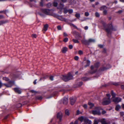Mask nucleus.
<instances>
[{
	"label": "nucleus",
	"mask_w": 124,
	"mask_h": 124,
	"mask_svg": "<svg viewBox=\"0 0 124 124\" xmlns=\"http://www.w3.org/2000/svg\"><path fill=\"white\" fill-rule=\"evenodd\" d=\"M14 90L16 93L19 94H21V90L19 88H14Z\"/></svg>",
	"instance_id": "obj_11"
},
{
	"label": "nucleus",
	"mask_w": 124,
	"mask_h": 124,
	"mask_svg": "<svg viewBox=\"0 0 124 124\" xmlns=\"http://www.w3.org/2000/svg\"><path fill=\"white\" fill-rule=\"evenodd\" d=\"M57 29L58 30H61L62 29V28L60 25H58L57 27Z\"/></svg>",
	"instance_id": "obj_47"
},
{
	"label": "nucleus",
	"mask_w": 124,
	"mask_h": 124,
	"mask_svg": "<svg viewBox=\"0 0 124 124\" xmlns=\"http://www.w3.org/2000/svg\"><path fill=\"white\" fill-rule=\"evenodd\" d=\"M100 122H101L102 124H110V123L109 122H107L105 119H100Z\"/></svg>",
	"instance_id": "obj_10"
},
{
	"label": "nucleus",
	"mask_w": 124,
	"mask_h": 124,
	"mask_svg": "<svg viewBox=\"0 0 124 124\" xmlns=\"http://www.w3.org/2000/svg\"><path fill=\"white\" fill-rule=\"evenodd\" d=\"M58 19L62 21L66 22V20L64 18H63V17L59 15L57 18Z\"/></svg>",
	"instance_id": "obj_12"
},
{
	"label": "nucleus",
	"mask_w": 124,
	"mask_h": 124,
	"mask_svg": "<svg viewBox=\"0 0 124 124\" xmlns=\"http://www.w3.org/2000/svg\"><path fill=\"white\" fill-rule=\"evenodd\" d=\"M41 1L39 2L40 6L42 7L43 6V4L45 0H40Z\"/></svg>",
	"instance_id": "obj_21"
},
{
	"label": "nucleus",
	"mask_w": 124,
	"mask_h": 124,
	"mask_svg": "<svg viewBox=\"0 0 124 124\" xmlns=\"http://www.w3.org/2000/svg\"><path fill=\"white\" fill-rule=\"evenodd\" d=\"M30 92L32 93H34L35 94L36 93H37V92L33 90L30 91Z\"/></svg>",
	"instance_id": "obj_42"
},
{
	"label": "nucleus",
	"mask_w": 124,
	"mask_h": 124,
	"mask_svg": "<svg viewBox=\"0 0 124 124\" xmlns=\"http://www.w3.org/2000/svg\"><path fill=\"white\" fill-rule=\"evenodd\" d=\"M60 5L61 6V8H60L59 9H62V8L64 6L63 4L62 3H60Z\"/></svg>",
	"instance_id": "obj_46"
},
{
	"label": "nucleus",
	"mask_w": 124,
	"mask_h": 124,
	"mask_svg": "<svg viewBox=\"0 0 124 124\" xmlns=\"http://www.w3.org/2000/svg\"><path fill=\"white\" fill-rule=\"evenodd\" d=\"M58 4L56 2H54V7H56L57 6Z\"/></svg>",
	"instance_id": "obj_55"
},
{
	"label": "nucleus",
	"mask_w": 124,
	"mask_h": 124,
	"mask_svg": "<svg viewBox=\"0 0 124 124\" xmlns=\"http://www.w3.org/2000/svg\"><path fill=\"white\" fill-rule=\"evenodd\" d=\"M22 106V104L20 103H19L17 104L16 106V107L17 108H19L21 107Z\"/></svg>",
	"instance_id": "obj_34"
},
{
	"label": "nucleus",
	"mask_w": 124,
	"mask_h": 124,
	"mask_svg": "<svg viewBox=\"0 0 124 124\" xmlns=\"http://www.w3.org/2000/svg\"><path fill=\"white\" fill-rule=\"evenodd\" d=\"M84 117L83 116H81L78 118L79 120L81 122H82L84 120Z\"/></svg>",
	"instance_id": "obj_30"
},
{
	"label": "nucleus",
	"mask_w": 124,
	"mask_h": 124,
	"mask_svg": "<svg viewBox=\"0 0 124 124\" xmlns=\"http://www.w3.org/2000/svg\"><path fill=\"white\" fill-rule=\"evenodd\" d=\"M106 96L108 97V98H107L108 99H110V97L111 96L109 94H106Z\"/></svg>",
	"instance_id": "obj_51"
},
{
	"label": "nucleus",
	"mask_w": 124,
	"mask_h": 124,
	"mask_svg": "<svg viewBox=\"0 0 124 124\" xmlns=\"http://www.w3.org/2000/svg\"><path fill=\"white\" fill-rule=\"evenodd\" d=\"M73 10L72 9H69L68 10V12L70 14H71L72 13Z\"/></svg>",
	"instance_id": "obj_38"
},
{
	"label": "nucleus",
	"mask_w": 124,
	"mask_h": 124,
	"mask_svg": "<svg viewBox=\"0 0 124 124\" xmlns=\"http://www.w3.org/2000/svg\"><path fill=\"white\" fill-rule=\"evenodd\" d=\"M90 79L89 78H87L86 77H83L81 78V79L83 81H86L89 80Z\"/></svg>",
	"instance_id": "obj_23"
},
{
	"label": "nucleus",
	"mask_w": 124,
	"mask_h": 124,
	"mask_svg": "<svg viewBox=\"0 0 124 124\" xmlns=\"http://www.w3.org/2000/svg\"><path fill=\"white\" fill-rule=\"evenodd\" d=\"M95 16L97 17H99L100 16V14L98 12H96L95 13Z\"/></svg>",
	"instance_id": "obj_35"
},
{
	"label": "nucleus",
	"mask_w": 124,
	"mask_h": 124,
	"mask_svg": "<svg viewBox=\"0 0 124 124\" xmlns=\"http://www.w3.org/2000/svg\"><path fill=\"white\" fill-rule=\"evenodd\" d=\"M89 15V13L88 12H86L85 13V15L86 16H88Z\"/></svg>",
	"instance_id": "obj_44"
},
{
	"label": "nucleus",
	"mask_w": 124,
	"mask_h": 124,
	"mask_svg": "<svg viewBox=\"0 0 124 124\" xmlns=\"http://www.w3.org/2000/svg\"><path fill=\"white\" fill-rule=\"evenodd\" d=\"M68 48L65 47H63L62 49V52L63 53H65L67 51Z\"/></svg>",
	"instance_id": "obj_16"
},
{
	"label": "nucleus",
	"mask_w": 124,
	"mask_h": 124,
	"mask_svg": "<svg viewBox=\"0 0 124 124\" xmlns=\"http://www.w3.org/2000/svg\"><path fill=\"white\" fill-rule=\"evenodd\" d=\"M88 104L90 106V108H91L94 106V104L90 102H89Z\"/></svg>",
	"instance_id": "obj_25"
},
{
	"label": "nucleus",
	"mask_w": 124,
	"mask_h": 124,
	"mask_svg": "<svg viewBox=\"0 0 124 124\" xmlns=\"http://www.w3.org/2000/svg\"><path fill=\"white\" fill-rule=\"evenodd\" d=\"M95 110L92 111V113L94 115H101V113L100 112L99 107H95Z\"/></svg>",
	"instance_id": "obj_6"
},
{
	"label": "nucleus",
	"mask_w": 124,
	"mask_h": 124,
	"mask_svg": "<svg viewBox=\"0 0 124 124\" xmlns=\"http://www.w3.org/2000/svg\"><path fill=\"white\" fill-rule=\"evenodd\" d=\"M90 62L89 60H87V64L85 66V67H86L87 66H89L90 64Z\"/></svg>",
	"instance_id": "obj_28"
},
{
	"label": "nucleus",
	"mask_w": 124,
	"mask_h": 124,
	"mask_svg": "<svg viewBox=\"0 0 124 124\" xmlns=\"http://www.w3.org/2000/svg\"><path fill=\"white\" fill-rule=\"evenodd\" d=\"M102 52L103 53H105L106 52V50L105 48H103Z\"/></svg>",
	"instance_id": "obj_63"
},
{
	"label": "nucleus",
	"mask_w": 124,
	"mask_h": 124,
	"mask_svg": "<svg viewBox=\"0 0 124 124\" xmlns=\"http://www.w3.org/2000/svg\"><path fill=\"white\" fill-rule=\"evenodd\" d=\"M31 37H32L36 38L37 37L36 35L35 34H33L32 35Z\"/></svg>",
	"instance_id": "obj_48"
},
{
	"label": "nucleus",
	"mask_w": 124,
	"mask_h": 124,
	"mask_svg": "<svg viewBox=\"0 0 124 124\" xmlns=\"http://www.w3.org/2000/svg\"><path fill=\"white\" fill-rule=\"evenodd\" d=\"M50 79L51 80H53V77L52 76H51L50 77Z\"/></svg>",
	"instance_id": "obj_60"
},
{
	"label": "nucleus",
	"mask_w": 124,
	"mask_h": 124,
	"mask_svg": "<svg viewBox=\"0 0 124 124\" xmlns=\"http://www.w3.org/2000/svg\"><path fill=\"white\" fill-rule=\"evenodd\" d=\"M57 118L59 119L60 121H61L62 120V115L61 112L58 113L57 115Z\"/></svg>",
	"instance_id": "obj_9"
},
{
	"label": "nucleus",
	"mask_w": 124,
	"mask_h": 124,
	"mask_svg": "<svg viewBox=\"0 0 124 124\" xmlns=\"http://www.w3.org/2000/svg\"><path fill=\"white\" fill-rule=\"evenodd\" d=\"M81 113L80 112V111L79 110H78L77 111V115H78L79 114H80Z\"/></svg>",
	"instance_id": "obj_59"
},
{
	"label": "nucleus",
	"mask_w": 124,
	"mask_h": 124,
	"mask_svg": "<svg viewBox=\"0 0 124 124\" xmlns=\"http://www.w3.org/2000/svg\"><path fill=\"white\" fill-rule=\"evenodd\" d=\"M111 94L112 97V98H114L116 96V94L114 93L113 90H111Z\"/></svg>",
	"instance_id": "obj_20"
},
{
	"label": "nucleus",
	"mask_w": 124,
	"mask_h": 124,
	"mask_svg": "<svg viewBox=\"0 0 124 124\" xmlns=\"http://www.w3.org/2000/svg\"><path fill=\"white\" fill-rule=\"evenodd\" d=\"M65 114L66 115L69 116V113L68 110L67 109L65 111Z\"/></svg>",
	"instance_id": "obj_33"
},
{
	"label": "nucleus",
	"mask_w": 124,
	"mask_h": 124,
	"mask_svg": "<svg viewBox=\"0 0 124 124\" xmlns=\"http://www.w3.org/2000/svg\"><path fill=\"white\" fill-rule=\"evenodd\" d=\"M115 30L111 23L108 24L107 25V28L105 29L106 31L108 34L111 33L112 31Z\"/></svg>",
	"instance_id": "obj_2"
},
{
	"label": "nucleus",
	"mask_w": 124,
	"mask_h": 124,
	"mask_svg": "<svg viewBox=\"0 0 124 124\" xmlns=\"http://www.w3.org/2000/svg\"><path fill=\"white\" fill-rule=\"evenodd\" d=\"M37 99L39 100H41L42 99V97L41 96H37L36 97Z\"/></svg>",
	"instance_id": "obj_36"
},
{
	"label": "nucleus",
	"mask_w": 124,
	"mask_h": 124,
	"mask_svg": "<svg viewBox=\"0 0 124 124\" xmlns=\"http://www.w3.org/2000/svg\"><path fill=\"white\" fill-rule=\"evenodd\" d=\"M97 71V70H94L90 71H89V73L91 74H93L95 73Z\"/></svg>",
	"instance_id": "obj_24"
},
{
	"label": "nucleus",
	"mask_w": 124,
	"mask_h": 124,
	"mask_svg": "<svg viewBox=\"0 0 124 124\" xmlns=\"http://www.w3.org/2000/svg\"><path fill=\"white\" fill-rule=\"evenodd\" d=\"M107 66H109L108 67L106 68L105 67H101L99 69L98 71L99 72H101L102 71H104L108 69H109L111 67L110 65L109 64H107Z\"/></svg>",
	"instance_id": "obj_7"
},
{
	"label": "nucleus",
	"mask_w": 124,
	"mask_h": 124,
	"mask_svg": "<svg viewBox=\"0 0 124 124\" xmlns=\"http://www.w3.org/2000/svg\"><path fill=\"white\" fill-rule=\"evenodd\" d=\"M14 84V82L13 81H9L8 82V84L9 85H10V87H11L13 84Z\"/></svg>",
	"instance_id": "obj_22"
},
{
	"label": "nucleus",
	"mask_w": 124,
	"mask_h": 124,
	"mask_svg": "<svg viewBox=\"0 0 124 124\" xmlns=\"http://www.w3.org/2000/svg\"><path fill=\"white\" fill-rule=\"evenodd\" d=\"M113 84L116 86H117L119 85L118 83H115Z\"/></svg>",
	"instance_id": "obj_64"
},
{
	"label": "nucleus",
	"mask_w": 124,
	"mask_h": 124,
	"mask_svg": "<svg viewBox=\"0 0 124 124\" xmlns=\"http://www.w3.org/2000/svg\"><path fill=\"white\" fill-rule=\"evenodd\" d=\"M95 41L94 39H90L88 40H87L85 39V38L81 40V42L82 44L85 45H88L91 43L94 42Z\"/></svg>",
	"instance_id": "obj_1"
},
{
	"label": "nucleus",
	"mask_w": 124,
	"mask_h": 124,
	"mask_svg": "<svg viewBox=\"0 0 124 124\" xmlns=\"http://www.w3.org/2000/svg\"><path fill=\"white\" fill-rule=\"evenodd\" d=\"M122 99L119 97H115L113 99V101L116 103H117L118 102L121 101Z\"/></svg>",
	"instance_id": "obj_8"
},
{
	"label": "nucleus",
	"mask_w": 124,
	"mask_h": 124,
	"mask_svg": "<svg viewBox=\"0 0 124 124\" xmlns=\"http://www.w3.org/2000/svg\"><path fill=\"white\" fill-rule=\"evenodd\" d=\"M84 121L85 122L87 123L88 124H92V122L91 121L87 119H85Z\"/></svg>",
	"instance_id": "obj_19"
},
{
	"label": "nucleus",
	"mask_w": 124,
	"mask_h": 124,
	"mask_svg": "<svg viewBox=\"0 0 124 124\" xmlns=\"http://www.w3.org/2000/svg\"><path fill=\"white\" fill-rule=\"evenodd\" d=\"M103 13L104 15H106L107 13V11L106 10H104L103 11Z\"/></svg>",
	"instance_id": "obj_37"
},
{
	"label": "nucleus",
	"mask_w": 124,
	"mask_h": 124,
	"mask_svg": "<svg viewBox=\"0 0 124 124\" xmlns=\"http://www.w3.org/2000/svg\"><path fill=\"white\" fill-rule=\"evenodd\" d=\"M107 7L106 6H102L100 7V10H104L107 9Z\"/></svg>",
	"instance_id": "obj_17"
},
{
	"label": "nucleus",
	"mask_w": 124,
	"mask_h": 124,
	"mask_svg": "<svg viewBox=\"0 0 124 124\" xmlns=\"http://www.w3.org/2000/svg\"><path fill=\"white\" fill-rule=\"evenodd\" d=\"M48 27V25L47 24H46L44 25V27L43 29V30L45 31H47Z\"/></svg>",
	"instance_id": "obj_18"
},
{
	"label": "nucleus",
	"mask_w": 124,
	"mask_h": 124,
	"mask_svg": "<svg viewBox=\"0 0 124 124\" xmlns=\"http://www.w3.org/2000/svg\"><path fill=\"white\" fill-rule=\"evenodd\" d=\"M79 57L78 56H76L74 57V59L75 60L77 61L78 60Z\"/></svg>",
	"instance_id": "obj_53"
},
{
	"label": "nucleus",
	"mask_w": 124,
	"mask_h": 124,
	"mask_svg": "<svg viewBox=\"0 0 124 124\" xmlns=\"http://www.w3.org/2000/svg\"><path fill=\"white\" fill-rule=\"evenodd\" d=\"M71 25H72L75 28H76V29H78L77 28V26H75V25H74L73 24H71Z\"/></svg>",
	"instance_id": "obj_58"
},
{
	"label": "nucleus",
	"mask_w": 124,
	"mask_h": 124,
	"mask_svg": "<svg viewBox=\"0 0 124 124\" xmlns=\"http://www.w3.org/2000/svg\"><path fill=\"white\" fill-rule=\"evenodd\" d=\"M106 111H105L104 110H103L102 111V114H105L106 113Z\"/></svg>",
	"instance_id": "obj_61"
},
{
	"label": "nucleus",
	"mask_w": 124,
	"mask_h": 124,
	"mask_svg": "<svg viewBox=\"0 0 124 124\" xmlns=\"http://www.w3.org/2000/svg\"><path fill=\"white\" fill-rule=\"evenodd\" d=\"M82 84L83 83L82 82H80L78 83V85L79 86H80L82 85Z\"/></svg>",
	"instance_id": "obj_56"
},
{
	"label": "nucleus",
	"mask_w": 124,
	"mask_h": 124,
	"mask_svg": "<svg viewBox=\"0 0 124 124\" xmlns=\"http://www.w3.org/2000/svg\"><path fill=\"white\" fill-rule=\"evenodd\" d=\"M6 22L4 21H0V25L2 24L3 23H5Z\"/></svg>",
	"instance_id": "obj_40"
},
{
	"label": "nucleus",
	"mask_w": 124,
	"mask_h": 124,
	"mask_svg": "<svg viewBox=\"0 0 124 124\" xmlns=\"http://www.w3.org/2000/svg\"><path fill=\"white\" fill-rule=\"evenodd\" d=\"M72 41L75 43H78L79 41L77 39H72Z\"/></svg>",
	"instance_id": "obj_32"
},
{
	"label": "nucleus",
	"mask_w": 124,
	"mask_h": 124,
	"mask_svg": "<svg viewBox=\"0 0 124 124\" xmlns=\"http://www.w3.org/2000/svg\"><path fill=\"white\" fill-rule=\"evenodd\" d=\"M3 85L7 87H10V85H9L8 84H4Z\"/></svg>",
	"instance_id": "obj_50"
},
{
	"label": "nucleus",
	"mask_w": 124,
	"mask_h": 124,
	"mask_svg": "<svg viewBox=\"0 0 124 124\" xmlns=\"http://www.w3.org/2000/svg\"><path fill=\"white\" fill-rule=\"evenodd\" d=\"M78 53L79 55H81L83 54V52L81 50H79L78 51Z\"/></svg>",
	"instance_id": "obj_49"
},
{
	"label": "nucleus",
	"mask_w": 124,
	"mask_h": 124,
	"mask_svg": "<svg viewBox=\"0 0 124 124\" xmlns=\"http://www.w3.org/2000/svg\"><path fill=\"white\" fill-rule=\"evenodd\" d=\"M83 107L84 108L86 109L87 108V105L86 104H85L82 105Z\"/></svg>",
	"instance_id": "obj_43"
},
{
	"label": "nucleus",
	"mask_w": 124,
	"mask_h": 124,
	"mask_svg": "<svg viewBox=\"0 0 124 124\" xmlns=\"http://www.w3.org/2000/svg\"><path fill=\"white\" fill-rule=\"evenodd\" d=\"M98 121L96 120L95 119L94 120V122L93 124H98Z\"/></svg>",
	"instance_id": "obj_52"
},
{
	"label": "nucleus",
	"mask_w": 124,
	"mask_h": 124,
	"mask_svg": "<svg viewBox=\"0 0 124 124\" xmlns=\"http://www.w3.org/2000/svg\"><path fill=\"white\" fill-rule=\"evenodd\" d=\"M68 98L66 97H64L63 101V104L65 105L67 104L68 102Z\"/></svg>",
	"instance_id": "obj_14"
},
{
	"label": "nucleus",
	"mask_w": 124,
	"mask_h": 124,
	"mask_svg": "<svg viewBox=\"0 0 124 124\" xmlns=\"http://www.w3.org/2000/svg\"><path fill=\"white\" fill-rule=\"evenodd\" d=\"M4 17L3 15H0V19H1L4 18Z\"/></svg>",
	"instance_id": "obj_62"
},
{
	"label": "nucleus",
	"mask_w": 124,
	"mask_h": 124,
	"mask_svg": "<svg viewBox=\"0 0 124 124\" xmlns=\"http://www.w3.org/2000/svg\"><path fill=\"white\" fill-rule=\"evenodd\" d=\"M73 45H69V48L70 49H72V48H73Z\"/></svg>",
	"instance_id": "obj_54"
},
{
	"label": "nucleus",
	"mask_w": 124,
	"mask_h": 124,
	"mask_svg": "<svg viewBox=\"0 0 124 124\" xmlns=\"http://www.w3.org/2000/svg\"><path fill=\"white\" fill-rule=\"evenodd\" d=\"M68 10L67 9V8H63V12L65 14H66L68 12Z\"/></svg>",
	"instance_id": "obj_29"
},
{
	"label": "nucleus",
	"mask_w": 124,
	"mask_h": 124,
	"mask_svg": "<svg viewBox=\"0 0 124 124\" xmlns=\"http://www.w3.org/2000/svg\"><path fill=\"white\" fill-rule=\"evenodd\" d=\"M8 12V10H4L3 11H0V13H4L5 14H6V12Z\"/></svg>",
	"instance_id": "obj_41"
},
{
	"label": "nucleus",
	"mask_w": 124,
	"mask_h": 124,
	"mask_svg": "<svg viewBox=\"0 0 124 124\" xmlns=\"http://www.w3.org/2000/svg\"><path fill=\"white\" fill-rule=\"evenodd\" d=\"M41 11L42 13L46 15H51L52 14L51 10L48 9H42Z\"/></svg>",
	"instance_id": "obj_5"
},
{
	"label": "nucleus",
	"mask_w": 124,
	"mask_h": 124,
	"mask_svg": "<svg viewBox=\"0 0 124 124\" xmlns=\"http://www.w3.org/2000/svg\"><path fill=\"white\" fill-rule=\"evenodd\" d=\"M62 79L65 81H67L73 78L72 76L70 73H69L67 76H62Z\"/></svg>",
	"instance_id": "obj_3"
},
{
	"label": "nucleus",
	"mask_w": 124,
	"mask_h": 124,
	"mask_svg": "<svg viewBox=\"0 0 124 124\" xmlns=\"http://www.w3.org/2000/svg\"><path fill=\"white\" fill-rule=\"evenodd\" d=\"M75 34L76 36V38H81L82 36L81 35V34L78 32H75Z\"/></svg>",
	"instance_id": "obj_15"
},
{
	"label": "nucleus",
	"mask_w": 124,
	"mask_h": 124,
	"mask_svg": "<svg viewBox=\"0 0 124 124\" xmlns=\"http://www.w3.org/2000/svg\"><path fill=\"white\" fill-rule=\"evenodd\" d=\"M75 16L77 18H79L80 17V14L77 13L75 14Z\"/></svg>",
	"instance_id": "obj_31"
},
{
	"label": "nucleus",
	"mask_w": 124,
	"mask_h": 124,
	"mask_svg": "<svg viewBox=\"0 0 124 124\" xmlns=\"http://www.w3.org/2000/svg\"><path fill=\"white\" fill-rule=\"evenodd\" d=\"M70 102L71 105H73L75 103L76 101V99L72 98H70Z\"/></svg>",
	"instance_id": "obj_13"
},
{
	"label": "nucleus",
	"mask_w": 124,
	"mask_h": 124,
	"mask_svg": "<svg viewBox=\"0 0 124 124\" xmlns=\"http://www.w3.org/2000/svg\"><path fill=\"white\" fill-rule=\"evenodd\" d=\"M68 38H64V39L63 40V41L64 42H66L68 41Z\"/></svg>",
	"instance_id": "obj_45"
},
{
	"label": "nucleus",
	"mask_w": 124,
	"mask_h": 124,
	"mask_svg": "<svg viewBox=\"0 0 124 124\" xmlns=\"http://www.w3.org/2000/svg\"><path fill=\"white\" fill-rule=\"evenodd\" d=\"M3 80H5L7 81H8L9 80V79L8 78L6 77H3Z\"/></svg>",
	"instance_id": "obj_39"
},
{
	"label": "nucleus",
	"mask_w": 124,
	"mask_h": 124,
	"mask_svg": "<svg viewBox=\"0 0 124 124\" xmlns=\"http://www.w3.org/2000/svg\"><path fill=\"white\" fill-rule=\"evenodd\" d=\"M121 108L120 106L119 105H117L115 109L117 110L118 111L119 109Z\"/></svg>",
	"instance_id": "obj_27"
},
{
	"label": "nucleus",
	"mask_w": 124,
	"mask_h": 124,
	"mask_svg": "<svg viewBox=\"0 0 124 124\" xmlns=\"http://www.w3.org/2000/svg\"><path fill=\"white\" fill-rule=\"evenodd\" d=\"M120 114L121 116H123L124 115V113L123 112H121L120 113Z\"/></svg>",
	"instance_id": "obj_57"
},
{
	"label": "nucleus",
	"mask_w": 124,
	"mask_h": 124,
	"mask_svg": "<svg viewBox=\"0 0 124 124\" xmlns=\"http://www.w3.org/2000/svg\"><path fill=\"white\" fill-rule=\"evenodd\" d=\"M111 102L110 99H108L107 98H105L102 100V104L103 105H106L109 104Z\"/></svg>",
	"instance_id": "obj_4"
},
{
	"label": "nucleus",
	"mask_w": 124,
	"mask_h": 124,
	"mask_svg": "<svg viewBox=\"0 0 124 124\" xmlns=\"http://www.w3.org/2000/svg\"><path fill=\"white\" fill-rule=\"evenodd\" d=\"M100 66L99 63L97 62L94 64V67L96 68H98Z\"/></svg>",
	"instance_id": "obj_26"
}]
</instances>
